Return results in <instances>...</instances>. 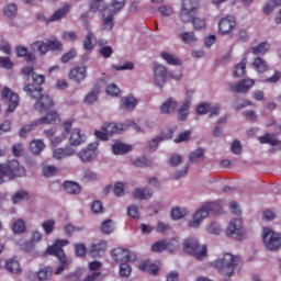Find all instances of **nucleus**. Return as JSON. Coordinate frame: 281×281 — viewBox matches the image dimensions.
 <instances>
[{"mask_svg": "<svg viewBox=\"0 0 281 281\" xmlns=\"http://www.w3.org/2000/svg\"><path fill=\"white\" fill-rule=\"evenodd\" d=\"M23 91L27 93L29 98L36 100L34 104L35 111L45 113V111H49L54 106V100L48 94L43 93V87H34V85L29 83L23 87Z\"/></svg>", "mask_w": 281, "mask_h": 281, "instance_id": "1", "label": "nucleus"}, {"mask_svg": "<svg viewBox=\"0 0 281 281\" xmlns=\"http://www.w3.org/2000/svg\"><path fill=\"white\" fill-rule=\"evenodd\" d=\"M26 173L25 167L21 166V162L16 159L2 162L0 164V186L5 183V179L14 181V179L25 177Z\"/></svg>", "mask_w": 281, "mask_h": 281, "instance_id": "2", "label": "nucleus"}, {"mask_svg": "<svg viewBox=\"0 0 281 281\" xmlns=\"http://www.w3.org/2000/svg\"><path fill=\"white\" fill-rule=\"evenodd\" d=\"M223 212L221 202H206L200 210L195 212L192 221L189 222V227H199L203 218H207L210 214L218 216Z\"/></svg>", "mask_w": 281, "mask_h": 281, "instance_id": "3", "label": "nucleus"}, {"mask_svg": "<svg viewBox=\"0 0 281 281\" xmlns=\"http://www.w3.org/2000/svg\"><path fill=\"white\" fill-rule=\"evenodd\" d=\"M213 265L215 269H217L218 273L229 278L234 273L235 267L240 265V257L226 252L223 258L217 259Z\"/></svg>", "mask_w": 281, "mask_h": 281, "instance_id": "4", "label": "nucleus"}, {"mask_svg": "<svg viewBox=\"0 0 281 281\" xmlns=\"http://www.w3.org/2000/svg\"><path fill=\"white\" fill-rule=\"evenodd\" d=\"M57 122H60V114L56 111H50L45 116L34 121L31 125L23 126L19 135L20 137H27V133H31L34 126H38V124H56Z\"/></svg>", "mask_w": 281, "mask_h": 281, "instance_id": "5", "label": "nucleus"}, {"mask_svg": "<svg viewBox=\"0 0 281 281\" xmlns=\"http://www.w3.org/2000/svg\"><path fill=\"white\" fill-rule=\"evenodd\" d=\"M183 251L190 256H194L198 260L205 258L207 256V246L199 245V241L195 238H187L183 241Z\"/></svg>", "mask_w": 281, "mask_h": 281, "instance_id": "6", "label": "nucleus"}, {"mask_svg": "<svg viewBox=\"0 0 281 281\" xmlns=\"http://www.w3.org/2000/svg\"><path fill=\"white\" fill-rule=\"evenodd\" d=\"M199 12V1L198 0H182V7L179 12V20L182 23H190L192 16L196 15Z\"/></svg>", "mask_w": 281, "mask_h": 281, "instance_id": "7", "label": "nucleus"}, {"mask_svg": "<svg viewBox=\"0 0 281 281\" xmlns=\"http://www.w3.org/2000/svg\"><path fill=\"white\" fill-rule=\"evenodd\" d=\"M128 126L135 128L137 133H142V127H139L135 121H128L127 125L123 123H105L102 125L101 131H104L109 136L120 135V133L126 131Z\"/></svg>", "mask_w": 281, "mask_h": 281, "instance_id": "8", "label": "nucleus"}, {"mask_svg": "<svg viewBox=\"0 0 281 281\" xmlns=\"http://www.w3.org/2000/svg\"><path fill=\"white\" fill-rule=\"evenodd\" d=\"M263 245L270 251H278L281 247V234L271 228H263Z\"/></svg>", "mask_w": 281, "mask_h": 281, "instance_id": "9", "label": "nucleus"}, {"mask_svg": "<svg viewBox=\"0 0 281 281\" xmlns=\"http://www.w3.org/2000/svg\"><path fill=\"white\" fill-rule=\"evenodd\" d=\"M66 245H69V239H57L53 246L46 249V254L55 256L59 262H67V255H65V250L63 249Z\"/></svg>", "mask_w": 281, "mask_h": 281, "instance_id": "10", "label": "nucleus"}, {"mask_svg": "<svg viewBox=\"0 0 281 281\" xmlns=\"http://www.w3.org/2000/svg\"><path fill=\"white\" fill-rule=\"evenodd\" d=\"M236 18L234 15H226L218 21V34L221 36H228L236 30Z\"/></svg>", "mask_w": 281, "mask_h": 281, "instance_id": "11", "label": "nucleus"}, {"mask_svg": "<svg viewBox=\"0 0 281 281\" xmlns=\"http://www.w3.org/2000/svg\"><path fill=\"white\" fill-rule=\"evenodd\" d=\"M111 256L115 262L121 263L135 262L137 260V255H135V252L123 248L113 249Z\"/></svg>", "mask_w": 281, "mask_h": 281, "instance_id": "12", "label": "nucleus"}, {"mask_svg": "<svg viewBox=\"0 0 281 281\" xmlns=\"http://www.w3.org/2000/svg\"><path fill=\"white\" fill-rule=\"evenodd\" d=\"M226 236L235 238V240H243L245 233L243 232V221L240 218L233 220L226 229Z\"/></svg>", "mask_w": 281, "mask_h": 281, "instance_id": "13", "label": "nucleus"}, {"mask_svg": "<svg viewBox=\"0 0 281 281\" xmlns=\"http://www.w3.org/2000/svg\"><path fill=\"white\" fill-rule=\"evenodd\" d=\"M1 95H2V100H5L7 102H9L7 113H14V111H16V106H19V102H20L19 94H16L15 92H12V90H10V88L4 87L2 89Z\"/></svg>", "mask_w": 281, "mask_h": 281, "instance_id": "14", "label": "nucleus"}, {"mask_svg": "<svg viewBox=\"0 0 281 281\" xmlns=\"http://www.w3.org/2000/svg\"><path fill=\"white\" fill-rule=\"evenodd\" d=\"M98 142L89 144L86 148L79 151V159H81L85 164L93 161V159L98 157Z\"/></svg>", "mask_w": 281, "mask_h": 281, "instance_id": "15", "label": "nucleus"}, {"mask_svg": "<svg viewBox=\"0 0 281 281\" xmlns=\"http://www.w3.org/2000/svg\"><path fill=\"white\" fill-rule=\"evenodd\" d=\"M166 80H168V68L161 64H157L154 67V82L156 87L161 89L166 85Z\"/></svg>", "mask_w": 281, "mask_h": 281, "instance_id": "16", "label": "nucleus"}, {"mask_svg": "<svg viewBox=\"0 0 281 281\" xmlns=\"http://www.w3.org/2000/svg\"><path fill=\"white\" fill-rule=\"evenodd\" d=\"M254 85L255 81L252 79H244L236 85H231V89L235 91V93H247Z\"/></svg>", "mask_w": 281, "mask_h": 281, "instance_id": "17", "label": "nucleus"}, {"mask_svg": "<svg viewBox=\"0 0 281 281\" xmlns=\"http://www.w3.org/2000/svg\"><path fill=\"white\" fill-rule=\"evenodd\" d=\"M175 251L176 246L172 243H168L165 239L158 240L151 245V251L154 254H161V251Z\"/></svg>", "mask_w": 281, "mask_h": 281, "instance_id": "18", "label": "nucleus"}, {"mask_svg": "<svg viewBox=\"0 0 281 281\" xmlns=\"http://www.w3.org/2000/svg\"><path fill=\"white\" fill-rule=\"evenodd\" d=\"M70 80L75 82H82L87 78V66H78L69 71Z\"/></svg>", "mask_w": 281, "mask_h": 281, "instance_id": "19", "label": "nucleus"}, {"mask_svg": "<svg viewBox=\"0 0 281 281\" xmlns=\"http://www.w3.org/2000/svg\"><path fill=\"white\" fill-rule=\"evenodd\" d=\"M43 238V234L41 232L36 231L32 235V239L29 241H25L24 244H20V247L23 249V251H33L34 250V243H38Z\"/></svg>", "mask_w": 281, "mask_h": 281, "instance_id": "20", "label": "nucleus"}, {"mask_svg": "<svg viewBox=\"0 0 281 281\" xmlns=\"http://www.w3.org/2000/svg\"><path fill=\"white\" fill-rule=\"evenodd\" d=\"M176 109H177V101L175 100V98H169L160 106V113L162 115H170V113H175Z\"/></svg>", "mask_w": 281, "mask_h": 281, "instance_id": "21", "label": "nucleus"}, {"mask_svg": "<svg viewBox=\"0 0 281 281\" xmlns=\"http://www.w3.org/2000/svg\"><path fill=\"white\" fill-rule=\"evenodd\" d=\"M85 139H87V136H85L80 132V128H75L70 133V138H69L70 146H80V144H83Z\"/></svg>", "mask_w": 281, "mask_h": 281, "instance_id": "22", "label": "nucleus"}, {"mask_svg": "<svg viewBox=\"0 0 281 281\" xmlns=\"http://www.w3.org/2000/svg\"><path fill=\"white\" fill-rule=\"evenodd\" d=\"M76 155V149L71 147L56 148L53 153L54 159H65V157H72Z\"/></svg>", "mask_w": 281, "mask_h": 281, "instance_id": "23", "label": "nucleus"}, {"mask_svg": "<svg viewBox=\"0 0 281 281\" xmlns=\"http://www.w3.org/2000/svg\"><path fill=\"white\" fill-rule=\"evenodd\" d=\"M133 198L139 201H146L153 196V191L147 188H136L133 191Z\"/></svg>", "mask_w": 281, "mask_h": 281, "instance_id": "24", "label": "nucleus"}, {"mask_svg": "<svg viewBox=\"0 0 281 281\" xmlns=\"http://www.w3.org/2000/svg\"><path fill=\"white\" fill-rule=\"evenodd\" d=\"M140 271H146L150 276H157L159 273V267L155 263H151L149 260L143 261L138 265Z\"/></svg>", "mask_w": 281, "mask_h": 281, "instance_id": "25", "label": "nucleus"}, {"mask_svg": "<svg viewBox=\"0 0 281 281\" xmlns=\"http://www.w3.org/2000/svg\"><path fill=\"white\" fill-rule=\"evenodd\" d=\"M113 155H126L133 150V146L124 143H115L111 146Z\"/></svg>", "mask_w": 281, "mask_h": 281, "instance_id": "26", "label": "nucleus"}, {"mask_svg": "<svg viewBox=\"0 0 281 281\" xmlns=\"http://www.w3.org/2000/svg\"><path fill=\"white\" fill-rule=\"evenodd\" d=\"M99 10H109V5L104 3V0H90L89 12L95 14Z\"/></svg>", "mask_w": 281, "mask_h": 281, "instance_id": "27", "label": "nucleus"}, {"mask_svg": "<svg viewBox=\"0 0 281 281\" xmlns=\"http://www.w3.org/2000/svg\"><path fill=\"white\" fill-rule=\"evenodd\" d=\"M94 41L95 34H93V32H88L83 40V49H86V52H93V49H95Z\"/></svg>", "mask_w": 281, "mask_h": 281, "instance_id": "28", "label": "nucleus"}, {"mask_svg": "<svg viewBox=\"0 0 281 281\" xmlns=\"http://www.w3.org/2000/svg\"><path fill=\"white\" fill-rule=\"evenodd\" d=\"M160 56L161 59L167 63V65H171L172 67L181 65V59H179V57L175 56L173 54L162 52Z\"/></svg>", "mask_w": 281, "mask_h": 281, "instance_id": "29", "label": "nucleus"}, {"mask_svg": "<svg viewBox=\"0 0 281 281\" xmlns=\"http://www.w3.org/2000/svg\"><path fill=\"white\" fill-rule=\"evenodd\" d=\"M113 16H115V12H111L109 11L108 14H103V30H105V32H111V30H113L115 23L113 22Z\"/></svg>", "mask_w": 281, "mask_h": 281, "instance_id": "30", "label": "nucleus"}, {"mask_svg": "<svg viewBox=\"0 0 281 281\" xmlns=\"http://www.w3.org/2000/svg\"><path fill=\"white\" fill-rule=\"evenodd\" d=\"M254 69L258 71V74H265L267 69H269V65L267 64V60H265L262 57L255 58L252 63Z\"/></svg>", "mask_w": 281, "mask_h": 281, "instance_id": "31", "label": "nucleus"}, {"mask_svg": "<svg viewBox=\"0 0 281 281\" xmlns=\"http://www.w3.org/2000/svg\"><path fill=\"white\" fill-rule=\"evenodd\" d=\"M64 188L68 194H80V192H82L80 184L74 181L64 182Z\"/></svg>", "mask_w": 281, "mask_h": 281, "instance_id": "32", "label": "nucleus"}, {"mask_svg": "<svg viewBox=\"0 0 281 281\" xmlns=\"http://www.w3.org/2000/svg\"><path fill=\"white\" fill-rule=\"evenodd\" d=\"M247 69V57H244L239 64H237L234 68L235 78H243Z\"/></svg>", "mask_w": 281, "mask_h": 281, "instance_id": "33", "label": "nucleus"}, {"mask_svg": "<svg viewBox=\"0 0 281 281\" xmlns=\"http://www.w3.org/2000/svg\"><path fill=\"white\" fill-rule=\"evenodd\" d=\"M71 10L69 4H65L64 7L59 8L54 14L50 16L49 21H60L67 13Z\"/></svg>", "mask_w": 281, "mask_h": 281, "instance_id": "34", "label": "nucleus"}, {"mask_svg": "<svg viewBox=\"0 0 281 281\" xmlns=\"http://www.w3.org/2000/svg\"><path fill=\"white\" fill-rule=\"evenodd\" d=\"M258 140L260 142V144H270V146H280V140H278V138H276L273 134L267 133L263 136H260Z\"/></svg>", "mask_w": 281, "mask_h": 281, "instance_id": "35", "label": "nucleus"}, {"mask_svg": "<svg viewBox=\"0 0 281 281\" xmlns=\"http://www.w3.org/2000/svg\"><path fill=\"white\" fill-rule=\"evenodd\" d=\"M106 42L104 41H100L98 43L99 45V54L103 57V58H111V56H113V48L111 46H105Z\"/></svg>", "mask_w": 281, "mask_h": 281, "instance_id": "36", "label": "nucleus"}, {"mask_svg": "<svg viewBox=\"0 0 281 281\" xmlns=\"http://www.w3.org/2000/svg\"><path fill=\"white\" fill-rule=\"evenodd\" d=\"M100 93V85H94L93 89L91 92H89L86 98H85V102L87 104H93V102L98 101V95Z\"/></svg>", "mask_w": 281, "mask_h": 281, "instance_id": "37", "label": "nucleus"}, {"mask_svg": "<svg viewBox=\"0 0 281 281\" xmlns=\"http://www.w3.org/2000/svg\"><path fill=\"white\" fill-rule=\"evenodd\" d=\"M5 269L9 270L10 273L19 274L21 273V263L16 259H10L5 262Z\"/></svg>", "mask_w": 281, "mask_h": 281, "instance_id": "38", "label": "nucleus"}, {"mask_svg": "<svg viewBox=\"0 0 281 281\" xmlns=\"http://www.w3.org/2000/svg\"><path fill=\"white\" fill-rule=\"evenodd\" d=\"M122 109H126L127 111H132L135 106H137V99L134 97H125L121 100Z\"/></svg>", "mask_w": 281, "mask_h": 281, "instance_id": "39", "label": "nucleus"}, {"mask_svg": "<svg viewBox=\"0 0 281 281\" xmlns=\"http://www.w3.org/2000/svg\"><path fill=\"white\" fill-rule=\"evenodd\" d=\"M44 148H45V143H43V140L41 139H35L30 144V150L31 153H33V155H41Z\"/></svg>", "mask_w": 281, "mask_h": 281, "instance_id": "40", "label": "nucleus"}, {"mask_svg": "<svg viewBox=\"0 0 281 281\" xmlns=\"http://www.w3.org/2000/svg\"><path fill=\"white\" fill-rule=\"evenodd\" d=\"M190 112V101H186L181 108L178 110V120L180 122H184V120H188V114Z\"/></svg>", "mask_w": 281, "mask_h": 281, "instance_id": "41", "label": "nucleus"}, {"mask_svg": "<svg viewBox=\"0 0 281 281\" xmlns=\"http://www.w3.org/2000/svg\"><path fill=\"white\" fill-rule=\"evenodd\" d=\"M269 44L267 42H261L258 44V46H255L251 48V53L255 56H260V55H265L266 53L269 52Z\"/></svg>", "mask_w": 281, "mask_h": 281, "instance_id": "42", "label": "nucleus"}, {"mask_svg": "<svg viewBox=\"0 0 281 281\" xmlns=\"http://www.w3.org/2000/svg\"><path fill=\"white\" fill-rule=\"evenodd\" d=\"M190 23H192L193 29L201 31V30H205V27H207V23L205 22V18H199V16H192Z\"/></svg>", "mask_w": 281, "mask_h": 281, "instance_id": "43", "label": "nucleus"}, {"mask_svg": "<svg viewBox=\"0 0 281 281\" xmlns=\"http://www.w3.org/2000/svg\"><path fill=\"white\" fill-rule=\"evenodd\" d=\"M33 49H36L41 56H45L47 52H49V48L47 44L43 41H37L32 44Z\"/></svg>", "mask_w": 281, "mask_h": 281, "instance_id": "44", "label": "nucleus"}, {"mask_svg": "<svg viewBox=\"0 0 281 281\" xmlns=\"http://www.w3.org/2000/svg\"><path fill=\"white\" fill-rule=\"evenodd\" d=\"M54 273V270H52V267H46L37 272V280L38 281H45L49 280L52 278V274Z\"/></svg>", "mask_w": 281, "mask_h": 281, "instance_id": "45", "label": "nucleus"}, {"mask_svg": "<svg viewBox=\"0 0 281 281\" xmlns=\"http://www.w3.org/2000/svg\"><path fill=\"white\" fill-rule=\"evenodd\" d=\"M188 215V210L181 209V207H175L171 210V218L173 221H179L181 218H184V216Z\"/></svg>", "mask_w": 281, "mask_h": 281, "instance_id": "46", "label": "nucleus"}, {"mask_svg": "<svg viewBox=\"0 0 281 281\" xmlns=\"http://www.w3.org/2000/svg\"><path fill=\"white\" fill-rule=\"evenodd\" d=\"M29 200H30V193H27V191H18L12 196L13 203H21V201H29Z\"/></svg>", "mask_w": 281, "mask_h": 281, "instance_id": "47", "label": "nucleus"}, {"mask_svg": "<svg viewBox=\"0 0 281 281\" xmlns=\"http://www.w3.org/2000/svg\"><path fill=\"white\" fill-rule=\"evenodd\" d=\"M205 155V149L203 148H198L193 153L190 154L189 159L192 161V164H196L199 159H203Z\"/></svg>", "mask_w": 281, "mask_h": 281, "instance_id": "48", "label": "nucleus"}, {"mask_svg": "<svg viewBox=\"0 0 281 281\" xmlns=\"http://www.w3.org/2000/svg\"><path fill=\"white\" fill-rule=\"evenodd\" d=\"M115 227L113 226V220H105L101 224L102 234H113Z\"/></svg>", "mask_w": 281, "mask_h": 281, "instance_id": "49", "label": "nucleus"}, {"mask_svg": "<svg viewBox=\"0 0 281 281\" xmlns=\"http://www.w3.org/2000/svg\"><path fill=\"white\" fill-rule=\"evenodd\" d=\"M16 11H18L16 4L11 3V4H8L7 7H4L3 14L8 19H12L13 16H16Z\"/></svg>", "mask_w": 281, "mask_h": 281, "instance_id": "50", "label": "nucleus"}, {"mask_svg": "<svg viewBox=\"0 0 281 281\" xmlns=\"http://www.w3.org/2000/svg\"><path fill=\"white\" fill-rule=\"evenodd\" d=\"M48 52H63V43L58 40H52L47 44Z\"/></svg>", "mask_w": 281, "mask_h": 281, "instance_id": "51", "label": "nucleus"}, {"mask_svg": "<svg viewBox=\"0 0 281 281\" xmlns=\"http://www.w3.org/2000/svg\"><path fill=\"white\" fill-rule=\"evenodd\" d=\"M42 227L47 236L52 234L56 227V222L54 220H47L42 224Z\"/></svg>", "mask_w": 281, "mask_h": 281, "instance_id": "52", "label": "nucleus"}, {"mask_svg": "<svg viewBox=\"0 0 281 281\" xmlns=\"http://www.w3.org/2000/svg\"><path fill=\"white\" fill-rule=\"evenodd\" d=\"M12 229H13L14 234H23L26 229L25 221H23V220L15 221L12 226Z\"/></svg>", "mask_w": 281, "mask_h": 281, "instance_id": "53", "label": "nucleus"}, {"mask_svg": "<svg viewBox=\"0 0 281 281\" xmlns=\"http://www.w3.org/2000/svg\"><path fill=\"white\" fill-rule=\"evenodd\" d=\"M133 166H135V168H148V166H150V160L146 157H139L133 161Z\"/></svg>", "mask_w": 281, "mask_h": 281, "instance_id": "54", "label": "nucleus"}, {"mask_svg": "<svg viewBox=\"0 0 281 281\" xmlns=\"http://www.w3.org/2000/svg\"><path fill=\"white\" fill-rule=\"evenodd\" d=\"M183 43L187 44H192V43H196V36L194 35V32H183L182 34H180Z\"/></svg>", "mask_w": 281, "mask_h": 281, "instance_id": "55", "label": "nucleus"}, {"mask_svg": "<svg viewBox=\"0 0 281 281\" xmlns=\"http://www.w3.org/2000/svg\"><path fill=\"white\" fill-rule=\"evenodd\" d=\"M132 268L128 262H123L120 265V276L121 278H128L131 276Z\"/></svg>", "mask_w": 281, "mask_h": 281, "instance_id": "56", "label": "nucleus"}, {"mask_svg": "<svg viewBox=\"0 0 281 281\" xmlns=\"http://www.w3.org/2000/svg\"><path fill=\"white\" fill-rule=\"evenodd\" d=\"M124 5H126V0H113V10H110V12H114V14H117V12H120V10L124 8Z\"/></svg>", "mask_w": 281, "mask_h": 281, "instance_id": "57", "label": "nucleus"}, {"mask_svg": "<svg viewBox=\"0 0 281 281\" xmlns=\"http://www.w3.org/2000/svg\"><path fill=\"white\" fill-rule=\"evenodd\" d=\"M75 254L79 258H85L87 256V246L85 244H75Z\"/></svg>", "mask_w": 281, "mask_h": 281, "instance_id": "58", "label": "nucleus"}, {"mask_svg": "<svg viewBox=\"0 0 281 281\" xmlns=\"http://www.w3.org/2000/svg\"><path fill=\"white\" fill-rule=\"evenodd\" d=\"M92 251H95L97 256H102L106 251V243L101 241L99 244L93 245Z\"/></svg>", "mask_w": 281, "mask_h": 281, "instance_id": "59", "label": "nucleus"}, {"mask_svg": "<svg viewBox=\"0 0 281 281\" xmlns=\"http://www.w3.org/2000/svg\"><path fill=\"white\" fill-rule=\"evenodd\" d=\"M190 137H192V132L190 131L182 132L176 137L175 143L181 144V142H188Z\"/></svg>", "mask_w": 281, "mask_h": 281, "instance_id": "60", "label": "nucleus"}, {"mask_svg": "<svg viewBox=\"0 0 281 281\" xmlns=\"http://www.w3.org/2000/svg\"><path fill=\"white\" fill-rule=\"evenodd\" d=\"M76 56H78V53L76 52V48H72L61 56V63H69V60H74Z\"/></svg>", "mask_w": 281, "mask_h": 281, "instance_id": "61", "label": "nucleus"}, {"mask_svg": "<svg viewBox=\"0 0 281 281\" xmlns=\"http://www.w3.org/2000/svg\"><path fill=\"white\" fill-rule=\"evenodd\" d=\"M0 67L3 69H12L14 64L10 60V57H0Z\"/></svg>", "mask_w": 281, "mask_h": 281, "instance_id": "62", "label": "nucleus"}, {"mask_svg": "<svg viewBox=\"0 0 281 281\" xmlns=\"http://www.w3.org/2000/svg\"><path fill=\"white\" fill-rule=\"evenodd\" d=\"M105 91L108 95H120L121 92V90L115 83H111L110 86H108Z\"/></svg>", "mask_w": 281, "mask_h": 281, "instance_id": "63", "label": "nucleus"}, {"mask_svg": "<svg viewBox=\"0 0 281 281\" xmlns=\"http://www.w3.org/2000/svg\"><path fill=\"white\" fill-rule=\"evenodd\" d=\"M83 281H102V273L92 272L91 274L87 276V278Z\"/></svg>", "mask_w": 281, "mask_h": 281, "instance_id": "64", "label": "nucleus"}]
</instances>
